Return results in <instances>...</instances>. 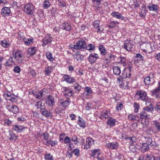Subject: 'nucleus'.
Segmentation results:
<instances>
[{
    "mask_svg": "<svg viewBox=\"0 0 160 160\" xmlns=\"http://www.w3.org/2000/svg\"><path fill=\"white\" fill-rule=\"evenodd\" d=\"M98 58L99 56L97 54L93 53L90 54L88 58L90 63H92L95 62Z\"/></svg>",
    "mask_w": 160,
    "mask_h": 160,
    "instance_id": "nucleus-8",
    "label": "nucleus"
},
{
    "mask_svg": "<svg viewBox=\"0 0 160 160\" xmlns=\"http://www.w3.org/2000/svg\"><path fill=\"white\" fill-rule=\"evenodd\" d=\"M63 78L65 81L69 83H72L73 82H76L75 78L74 77H71L68 75L65 74L64 75Z\"/></svg>",
    "mask_w": 160,
    "mask_h": 160,
    "instance_id": "nucleus-10",
    "label": "nucleus"
},
{
    "mask_svg": "<svg viewBox=\"0 0 160 160\" xmlns=\"http://www.w3.org/2000/svg\"><path fill=\"white\" fill-rule=\"evenodd\" d=\"M125 139L128 140V141L131 144H132L133 142H135L137 140L135 137H126Z\"/></svg>",
    "mask_w": 160,
    "mask_h": 160,
    "instance_id": "nucleus-42",
    "label": "nucleus"
},
{
    "mask_svg": "<svg viewBox=\"0 0 160 160\" xmlns=\"http://www.w3.org/2000/svg\"><path fill=\"white\" fill-rule=\"evenodd\" d=\"M105 147L112 149L116 150L119 147V144L116 142H109L106 143Z\"/></svg>",
    "mask_w": 160,
    "mask_h": 160,
    "instance_id": "nucleus-5",
    "label": "nucleus"
},
{
    "mask_svg": "<svg viewBox=\"0 0 160 160\" xmlns=\"http://www.w3.org/2000/svg\"><path fill=\"white\" fill-rule=\"evenodd\" d=\"M70 48L72 49H85L86 47V43L85 40L81 39L77 42L74 45H70L69 46Z\"/></svg>",
    "mask_w": 160,
    "mask_h": 160,
    "instance_id": "nucleus-1",
    "label": "nucleus"
},
{
    "mask_svg": "<svg viewBox=\"0 0 160 160\" xmlns=\"http://www.w3.org/2000/svg\"><path fill=\"white\" fill-rule=\"evenodd\" d=\"M13 63L12 58L10 57L4 63V65L6 66H10L12 65Z\"/></svg>",
    "mask_w": 160,
    "mask_h": 160,
    "instance_id": "nucleus-35",
    "label": "nucleus"
},
{
    "mask_svg": "<svg viewBox=\"0 0 160 160\" xmlns=\"http://www.w3.org/2000/svg\"><path fill=\"white\" fill-rule=\"evenodd\" d=\"M94 28H97L99 27L100 22L98 20L94 21L92 24Z\"/></svg>",
    "mask_w": 160,
    "mask_h": 160,
    "instance_id": "nucleus-41",
    "label": "nucleus"
},
{
    "mask_svg": "<svg viewBox=\"0 0 160 160\" xmlns=\"http://www.w3.org/2000/svg\"><path fill=\"white\" fill-rule=\"evenodd\" d=\"M55 103L54 98L51 96L49 95L46 99V104L49 107H52Z\"/></svg>",
    "mask_w": 160,
    "mask_h": 160,
    "instance_id": "nucleus-6",
    "label": "nucleus"
},
{
    "mask_svg": "<svg viewBox=\"0 0 160 160\" xmlns=\"http://www.w3.org/2000/svg\"><path fill=\"white\" fill-rule=\"evenodd\" d=\"M155 109L158 112H160V102H157L155 107Z\"/></svg>",
    "mask_w": 160,
    "mask_h": 160,
    "instance_id": "nucleus-58",
    "label": "nucleus"
},
{
    "mask_svg": "<svg viewBox=\"0 0 160 160\" xmlns=\"http://www.w3.org/2000/svg\"><path fill=\"white\" fill-rule=\"evenodd\" d=\"M52 68L51 67L48 66L46 68L45 70V74L46 75H49L52 72Z\"/></svg>",
    "mask_w": 160,
    "mask_h": 160,
    "instance_id": "nucleus-38",
    "label": "nucleus"
},
{
    "mask_svg": "<svg viewBox=\"0 0 160 160\" xmlns=\"http://www.w3.org/2000/svg\"><path fill=\"white\" fill-rule=\"evenodd\" d=\"M41 112L43 116L46 117H51L52 116V112L45 109L42 111Z\"/></svg>",
    "mask_w": 160,
    "mask_h": 160,
    "instance_id": "nucleus-26",
    "label": "nucleus"
},
{
    "mask_svg": "<svg viewBox=\"0 0 160 160\" xmlns=\"http://www.w3.org/2000/svg\"><path fill=\"white\" fill-rule=\"evenodd\" d=\"M133 45L128 40L125 41L124 42V48L128 51H131Z\"/></svg>",
    "mask_w": 160,
    "mask_h": 160,
    "instance_id": "nucleus-15",
    "label": "nucleus"
},
{
    "mask_svg": "<svg viewBox=\"0 0 160 160\" xmlns=\"http://www.w3.org/2000/svg\"><path fill=\"white\" fill-rule=\"evenodd\" d=\"M143 110L148 113L151 112L153 110V105L151 104L148 106H146L143 108Z\"/></svg>",
    "mask_w": 160,
    "mask_h": 160,
    "instance_id": "nucleus-27",
    "label": "nucleus"
},
{
    "mask_svg": "<svg viewBox=\"0 0 160 160\" xmlns=\"http://www.w3.org/2000/svg\"><path fill=\"white\" fill-rule=\"evenodd\" d=\"M136 97L138 98V100H141L146 102L148 99V97L145 92L141 90L138 91L136 93Z\"/></svg>",
    "mask_w": 160,
    "mask_h": 160,
    "instance_id": "nucleus-2",
    "label": "nucleus"
},
{
    "mask_svg": "<svg viewBox=\"0 0 160 160\" xmlns=\"http://www.w3.org/2000/svg\"><path fill=\"white\" fill-rule=\"evenodd\" d=\"M147 160H155V158L153 155L151 154H147Z\"/></svg>",
    "mask_w": 160,
    "mask_h": 160,
    "instance_id": "nucleus-51",
    "label": "nucleus"
},
{
    "mask_svg": "<svg viewBox=\"0 0 160 160\" xmlns=\"http://www.w3.org/2000/svg\"><path fill=\"white\" fill-rule=\"evenodd\" d=\"M109 117L108 112L106 110L102 112L99 116V118L102 120L104 118L106 119Z\"/></svg>",
    "mask_w": 160,
    "mask_h": 160,
    "instance_id": "nucleus-29",
    "label": "nucleus"
},
{
    "mask_svg": "<svg viewBox=\"0 0 160 160\" xmlns=\"http://www.w3.org/2000/svg\"><path fill=\"white\" fill-rule=\"evenodd\" d=\"M1 44L2 46L5 48H7L9 46L8 43L6 40L2 41H1Z\"/></svg>",
    "mask_w": 160,
    "mask_h": 160,
    "instance_id": "nucleus-48",
    "label": "nucleus"
},
{
    "mask_svg": "<svg viewBox=\"0 0 160 160\" xmlns=\"http://www.w3.org/2000/svg\"><path fill=\"white\" fill-rule=\"evenodd\" d=\"M35 7L31 3L28 4L24 6V11L28 15L32 14L34 12Z\"/></svg>",
    "mask_w": 160,
    "mask_h": 160,
    "instance_id": "nucleus-3",
    "label": "nucleus"
},
{
    "mask_svg": "<svg viewBox=\"0 0 160 160\" xmlns=\"http://www.w3.org/2000/svg\"><path fill=\"white\" fill-rule=\"evenodd\" d=\"M9 139L11 141H15L17 139V137L14 133L12 132H9Z\"/></svg>",
    "mask_w": 160,
    "mask_h": 160,
    "instance_id": "nucleus-39",
    "label": "nucleus"
},
{
    "mask_svg": "<svg viewBox=\"0 0 160 160\" xmlns=\"http://www.w3.org/2000/svg\"><path fill=\"white\" fill-rule=\"evenodd\" d=\"M94 45L92 44H89L88 46L86 45V47L85 49H86L89 51H91L94 50Z\"/></svg>",
    "mask_w": 160,
    "mask_h": 160,
    "instance_id": "nucleus-45",
    "label": "nucleus"
},
{
    "mask_svg": "<svg viewBox=\"0 0 160 160\" xmlns=\"http://www.w3.org/2000/svg\"><path fill=\"white\" fill-rule=\"evenodd\" d=\"M73 56L74 58L77 59L78 61H81L84 58L83 56L80 54L79 51H78L75 54H73Z\"/></svg>",
    "mask_w": 160,
    "mask_h": 160,
    "instance_id": "nucleus-22",
    "label": "nucleus"
},
{
    "mask_svg": "<svg viewBox=\"0 0 160 160\" xmlns=\"http://www.w3.org/2000/svg\"><path fill=\"white\" fill-rule=\"evenodd\" d=\"M160 92V88L159 87H158L157 88L152 90L151 92L152 94L156 95L158 93Z\"/></svg>",
    "mask_w": 160,
    "mask_h": 160,
    "instance_id": "nucleus-55",
    "label": "nucleus"
},
{
    "mask_svg": "<svg viewBox=\"0 0 160 160\" xmlns=\"http://www.w3.org/2000/svg\"><path fill=\"white\" fill-rule=\"evenodd\" d=\"M11 13L10 8L5 7L1 9V14L4 17L8 16Z\"/></svg>",
    "mask_w": 160,
    "mask_h": 160,
    "instance_id": "nucleus-13",
    "label": "nucleus"
},
{
    "mask_svg": "<svg viewBox=\"0 0 160 160\" xmlns=\"http://www.w3.org/2000/svg\"><path fill=\"white\" fill-rule=\"evenodd\" d=\"M10 111H12L14 114H16L18 112V109L16 106L13 105L12 106Z\"/></svg>",
    "mask_w": 160,
    "mask_h": 160,
    "instance_id": "nucleus-43",
    "label": "nucleus"
},
{
    "mask_svg": "<svg viewBox=\"0 0 160 160\" xmlns=\"http://www.w3.org/2000/svg\"><path fill=\"white\" fill-rule=\"evenodd\" d=\"M113 70L114 74L118 76L120 75L121 72V71L120 68L119 67L117 66L114 67L113 68Z\"/></svg>",
    "mask_w": 160,
    "mask_h": 160,
    "instance_id": "nucleus-30",
    "label": "nucleus"
},
{
    "mask_svg": "<svg viewBox=\"0 0 160 160\" xmlns=\"http://www.w3.org/2000/svg\"><path fill=\"white\" fill-rule=\"evenodd\" d=\"M100 154L99 149H94L91 151V156L93 158H97Z\"/></svg>",
    "mask_w": 160,
    "mask_h": 160,
    "instance_id": "nucleus-21",
    "label": "nucleus"
},
{
    "mask_svg": "<svg viewBox=\"0 0 160 160\" xmlns=\"http://www.w3.org/2000/svg\"><path fill=\"white\" fill-rule=\"evenodd\" d=\"M128 119L130 121H135L136 120V117L134 115L130 114L128 117Z\"/></svg>",
    "mask_w": 160,
    "mask_h": 160,
    "instance_id": "nucleus-52",
    "label": "nucleus"
},
{
    "mask_svg": "<svg viewBox=\"0 0 160 160\" xmlns=\"http://www.w3.org/2000/svg\"><path fill=\"white\" fill-rule=\"evenodd\" d=\"M45 160H53L52 155L50 153H46L45 155Z\"/></svg>",
    "mask_w": 160,
    "mask_h": 160,
    "instance_id": "nucleus-44",
    "label": "nucleus"
},
{
    "mask_svg": "<svg viewBox=\"0 0 160 160\" xmlns=\"http://www.w3.org/2000/svg\"><path fill=\"white\" fill-rule=\"evenodd\" d=\"M136 57L139 58L142 61H144V58L141 54L139 53H137L136 54Z\"/></svg>",
    "mask_w": 160,
    "mask_h": 160,
    "instance_id": "nucleus-63",
    "label": "nucleus"
},
{
    "mask_svg": "<svg viewBox=\"0 0 160 160\" xmlns=\"http://www.w3.org/2000/svg\"><path fill=\"white\" fill-rule=\"evenodd\" d=\"M139 118L141 119H146L148 118L149 113H148L143 110L139 113L138 114Z\"/></svg>",
    "mask_w": 160,
    "mask_h": 160,
    "instance_id": "nucleus-17",
    "label": "nucleus"
},
{
    "mask_svg": "<svg viewBox=\"0 0 160 160\" xmlns=\"http://www.w3.org/2000/svg\"><path fill=\"white\" fill-rule=\"evenodd\" d=\"M153 125L157 131H160V122L156 120L153 121Z\"/></svg>",
    "mask_w": 160,
    "mask_h": 160,
    "instance_id": "nucleus-28",
    "label": "nucleus"
},
{
    "mask_svg": "<svg viewBox=\"0 0 160 160\" xmlns=\"http://www.w3.org/2000/svg\"><path fill=\"white\" fill-rule=\"evenodd\" d=\"M58 102L60 104L62 105V107L66 108L69 105L71 102L69 99H67L64 101H63V99L61 98L59 99Z\"/></svg>",
    "mask_w": 160,
    "mask_h": 160,
    "instance_id": "nucleus-12",
    "label": "nucleus"
},
{
    "mask_svg": "<svg viewBox=\"0 0 160 160\" xmlns=\"http://www.w3.org/2000/svg\"><path fill=\"white\" fill-rule=\"evenodd\" d=\"M86 142V143L84 146V149H88L89 148L90 146L94 143V140L92 138L90 137L87 138Z\"/></svg>",
    "mask_w": 160,
    "mask_h": 160,
    "instance_id": "nucleus-9",
    "label": "nucleus"
},
{
    "mask_svg": "<svg viewBox=\"0 0 160 160\" xmlns=\"http://www.w3.org/2000/svg\"><path fill=\"white\" fill-rule=\"evenodd\" d=\"M114 55L111 53H108L105 58L106 60L109 61L114 58Z\"/></svg>",
    "mask_w": 160,
    "mask_h": 160,
    "instance_id": "nucleus-50",
    "label": "nucleus"
},
{
    "mask_svg": "<svg viewBox=\"0 0 160 160\" xmlns=\"http://www.w3.org/2000/svg\"><path fill=\"white\" fill-rule=\"evenodd\" d=\"M73 153L77 157H78L80 155V150L79 149H75L72 151Z\"/></svg>",
    "mask_w": 160,
    "mask_h": 160,
    "instance_id": "nucleus-53",
    "label": "nucleus"
},
{
    "mask_svg": "<svg viewBox=\"0 0 160 160\" xmlns=\"http://www.w3.org/2000/svg\"><path fill=\"white\" fill-rule=\"evenodd\" d=\"M158 6L157 5L152 3L149 4V5L147 6V8L149 11H153L156 12H157L158 11Z\"/></svg>",
    "mask_w": 160,
    "mask_h": 160,
    "instance_id": "nucleus-20",
    "label": "nucleus"
},
{
    "mask_svg": "<svg viewBox=\"0 0 160 160\" xmlns=\"http://www.w3.org/2000/svg\"><path fill=\"white\" fill-rule=\"evenodd\" d=\"M99 49L102 55H105L107 54V51L103 45H100L99 46Z\"/></svg>",
    "mask_w": 160,
    "mask_h": 160,
    "instance_id": "nucleus-32",
    "label": "nucleus"
},
{
    "mask_svg": "<svg viewBox=\"0 0 160 160\" xmlns=\"http://www.w3.org/2000/svg\"><path fill=\"white\" fill-rule=\"evenodd\" d=\"M71 27L70 24L68 23L65 22L62 24L61 28L67 31H70Z\"/></svg>",
    "mask_w": 160,
    "mask_h": 160,
    "instance_id": "nucleus-25",
    "label": "nucleus"
},
{
    "mask_svg": "<svg viewBox=\"0 0 160 160\" xmlns=\"http://www.w3.org/2000/svg\"><path fill=\"white\" fill-rule=\"evenodd\" d=\"M46 55L47 58L50 62H52L54 60V58L52 56V54L51 52H47L46 53Z\"/></svg>",
    "mask_w": 160,
    "mask_h": 160,
    "instance_id": "nucleus-36",
    "label": "nucleus"
},
{
    "mask_svg": "<svg viewBox=\"0 0 160 160\" xmlns=\"http://www.w3.org/2000/svg\"><path fill=\"white\" fill-rule=\"evenodd\" d=\"M23 39V42L26 45H28L32 44L33 42V39L32 38H22Z\"/></svg>",
    "mask_w": 160,
    "mask_h": 160,
    "instance_id": "nucleus-33",
    "label": "nucleus"
},
{
    "mask_svg": "<svg viewBox=\"0 0 160 160\" xmlns=\"http://www.w3.org/2000/svg\"><path fill=\"white\" fill-rule=\"evenodd\" d=\"M146 9H142L141 12L139 13V16L141 17H144L146 15Z\"/></svg>",
    "mask_w": 160,
    "mask_h": 160,
    "instance_id": "nucleus-57",
    "label": "nucleus"
},
{
    "mask_svg": "<svg viewBox=\"0 0 160 160\" xmlns=\"http://www.w3.org/2000/svg\"><path fill=\"white\" fill-rule=\"evenodd\" d=\"M25 128L22 126H18L17 125H14L12 126V129L17 132H21Z\"/></svg>",
    "mask_w": 160,
    "mask_h": 160,
    "instance_id": "nucleus-23",
    "label": "nucleus"
},
{
    "mask_svg": "<svg viewBox=\"0 0 160 160\" xmlns=\"http://www.w3.org/2000/svg\"><path fill=\"white\" fill-rule=\"evenodd\" d=\"M150 76L147 77L145 78L144 79V82L146 85H149L151 82V80L150 78Z\"/></svg>",
    "mask_w": 160,
    "mask_h": 160,
    "instance_id": "nucleus-47",
    "label": "nucleus"
},
{
    "mask_svg": "<svg viewBox=\"0 0 160 160\" xmlns=\"http://www.w3.org/2000/svg\"><path fill=\"white\" fill-rule=\"evenodd\" d=\"M60 6L62 7H66L67 3L64 1L61 0L59 2Z\"/></svg>",
    "mask_w": 160,
    "mask_h": 160,
    "instance_id": "nucleus-60",
    "label": "nucleus"
},
{
    "mask_svg": "<svg viewBox=\"0 0 160 160\" xmlns=\"http://www.w3.org/2000/svg\"><path fill=\"white\" fill-rule=\"evenodd\" d=\"M134 111L136 112H137L138 111L139 106V104L136 102L134 103Z\"/></svg>",
    "mask_w": 160,
    "mask_h": 160,
    "instance_id": "nucleus-56",
    "label": "nucleus"
},
{
    "mask_svg": "<svg viewBox=\"0 0 160 160\" xmlns=\"http://www.w3.org/2000/svg\"><path fill=\"white\" fill-rule=\"evenodd\" d=\"M52 40V38L49 35L45 36V37L42 40V46H44L47 44H49Z\"/></svg>",
    "mask_w": 160,
    "mask_h": 160,
    "instance_id": "nucleus-7",
    "label": "nucleus"
},
{
    "mask_svg": "<svg viewBox=\"0 0 160 160\" xmlns=\"http://www.w3.org/2000/svg\"><path fill=\"white\" fill-rule=\"evenodd\" d=\"M138 160H147L146 155H142L139 157Z\"/></svg>",
    "mask_w": 160,
    "mask_h": 160,
    "instance_id": "nucleus-64",
    "label": "nucleus"
},
{
    "mask_svg": "<svg viewBox=\"0 0 160 160\" xmlns=\"http://www.w3.org/2000/svg\"><path fill=\"white\" fill-rule=\"evenodd\" d=\"M79 140L77 137L76 136L74 135L71 138V141L74 142V143L75 144H78V143L79 142Z\"/></svg>",
    "mask_w": 160,
    "mask_h": 160,
    "instance_id": "nucleus-40",
    "label": "nucleus"
},
{
    "mask_svg": "<svg viewBox=\"0 0 160 160\" xmlns=\"http://www.w3.org/2000/svg\"><path fill=\"white\" fill-rule=\"evenodd\" d=\"M49 136V134L46 132H45L43 133V137L44 140H47Z\"/></svg>",
    "mask_w": 160,
    "mask_h": 160,
    "instance_id": "nucleus-61",
    "label": "nucleus"
},
{
    "mask_svg": "<svg viewBox=\"0 0 160 160\" xmlns=\"http://www.w3.org/2000/svg\"><path fill=\"white\" fill-rule=\"evenodd\" d=\"M22 56L19 51L15 52V54L14 58L18 61V63H21L22 62Z\"/></svg>",
    "mask_w": 160,
    "mask_h": 160,
    "instance_id": "nucleus-14",
    "label": "nucleus"
},
{
    "mask_svg": "<svg viewBox=\"0 0 160 160\" xmlns=\"http://www.w3.org/2000/svg\"><path fill=\"white\" fill-rule=\"evenodd\" d=\"M132 67L130 66L126 68L122 71V76L124 78H130L131 77V73Z\"/></svg>",
    "mask_w": 160,
    "mask_h": 160,
    "instance_id": "nucleus-4",
    "label": "nucleus"
},
{
    "mask_svg": "<svg viewBox=\"0 0 160 160\" xmlns=\"http://www.w3.org/2000/svg\"><path fill=\"white\" fill-rule=\"evenodd\" d=\"M144 138L145 139L146 143L151 146H156V142L155 141H152L151 136H147L146 137H144Z\"/></svg>",
    "mask_w": 160,
    "mask_h": 160,
    "instance_id": "nucleus-11",
    "label": "nucleus"
},
{
    "mask_svg": "<svg viewBox=\"0 0 160 160\" xmlns=\"http://www.w3.org/2000/svg\"><path fill=\"white\" fill-rule=\"evenodd\" d=\"M63 111V109L59 106H57L55 109V112L57 114L62 112Z\"/></svg>",
    "mask_w": 160,
    "mask_h": 160,
    "instance_id": "nucleus-49",
    "label": "nucleus"
},
{
    "mask_svg": "<svg viewBox=\"0 0 160 160\" xmlns=\"http://www.w3.org/2000/svg\"><path fill=\"white\" fill-rule=\"evenodd\" d=\"M79 120H78V124L80 127L84 128L85 127V123L84 121L79 116Z\"/></svg>",
    "mask_w": 160,
    "mask_h": 160,
    "instance_id": "nucleus-31",
    "label": "nucleus"
},
{
    "mask_svg": "<svg viewBox=\"0 0 160 160\" xmlns=\"http://www.w3.org/2000/svg\"><path fill=\"white\" fill-rule=\"evenodd\" d=\"M85 91L87 92V95H89V94H91L92 92L91 89L89 87H86L85 89Z\"/></svg>",
    "mask_w": 160,
    "mask_h": 160,
    "instance_id": "nucleus-54",
    "label": "nucleus"
},
{
    "mask_svg": "<svg viewBox=\"0 0 160 160\" xmlns=\"http://www.w3.org/2000/svg\"><path fill=\"white\" fill-rule=\"evenodd\" d=\"M28 52V53L31 55H34L36 52L35 48L34 47H32L29 48Z\"/></svg>",
    "mask_w": 160,
    "mask_h": 160,
    "instance_id": "nucleus-34",
    "label": "nucleus"
},
{
    "mask_svg": "<svg viewBox=\"0 0 160 160\" xmlns=\"http://www.w3.org/2000/svg\"><path fill=\"white\" fill-rule=\"evenodd\" d=\"M111 15L113 17L117 19L124 20V17L118 12H112Z\"/></svg>",
    "mask_w": 160,
    "mask_h": 160,
    "instance_id": "nucleus-18",
    "label": "nucleus"
},
{
    "mask_svg": "<svg viewBox=\"0 0 160 160\" xmlns=\"http://www.w3.org/2000/svg\"><path fill=\"white\" fill-rule=\"evenodd\" d=\"M76 92H78L81 90V87L78 83H76L73 86Z\"/></svg>",
    "mask_w": 160,
    "mask_h": 160,
    "instance_id": "nucleus-37",
    "label": "nucleus"
},
{
    "mask_svg": "<svg viewBox=\"0 0 160 160\" xmlns=\"http://www.w3.org/2000/svg\"><path fill=\"white\" fill-rule=\"evenodd\" d=\"M64 92L63 93V95L68 99L70 97L72 96V91L70 89H66V88H64L63 89Z\"/></svg>",
    "mask_w": 160,
    "mask_h": 160,
    "instance_id": "nucleus-19",
    "label": "nucleus"
},
{
    "mask_svg": "<svg viewBox=\"0 0 160 160\" xmlns=\"http://www.w3.org/2000/svg\"><path fill=\"white\" fill-rule=\"evenodd\" d=\"M13 70L15 72L19 73L21 71V69L19 67L17 66L14 68Z\"/></svg>",
    "mask_w": 160,
    "mask_h": 160,
    "instance_id": "nucleus-62",
    "label": "nucleus"
},
{
    "mask_svg": "<svg viewBox=\"0 0 160 160\" xmlns=\"http://www.w3.org/2000/svg\"><path fill=\"white\" fill-rule=\"evenodd\" d=\"M43 5L45 8L47 9L50 7L51 4L49 1L45 0L44 1Z\"/></svg>",
    "mask_w": 160,
    "mask_h": 160,
    "instance_id": "nucleus-46",
    "label": "nucleus"
},
{
    "mask_svg": "<svg viewBox=\"0 0 160 160\" xmlns=\"http://www.w3.org/2000/svg\"><path fill=\"white\" fill-rule=\"evenodd\" d=\"M149 145L146 143H140V149L141 151L143 152H145L149 149Z\"/></svg>",
    "mask_w": 160,
    "mask_h": 160,
    "instance_id": "nucleus-24",
    "label": "nucleus"
},
{
    "mask_svg": "<svg viewBox=\"0 0 160 160\" xmlns=\"http://www.w3.org/2000/svg\"><path fill=\"white\" fill-rule=\"evenodd\" d=\"M116 120L112 117H110L108 119L107 122V125L110 127H113L115 125Z\"/></svg>",
    "mask_w": 160,
    "mask_h": 160,
    "instance_id": "nucleus-16",
    "label": "nucleus"
},
{
    "mask_svg": "<svg viewBox=\"0 0 160 160\" xmlns=\"http://www.w3.org/2000/svg\"><path fill=\"white\" fill-rule=\"evenodd\" d=\"M71 141V138L68 136L65 137L64 140V142L65 143H68Z\"/></svg>",
    "mask_w": 160,
    "mask_h": 160,
    "instance_id": "nucleus-59",
    "label": "nucleus"
}]
</instances>
